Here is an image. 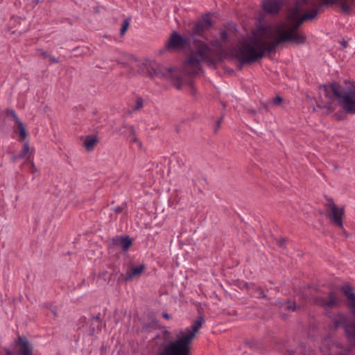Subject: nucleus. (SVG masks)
<instances>
[{
  "label": "nucleus",
  "mask_w": 355,
  "mask_h": 355,
  "mask_svg": "<svg viewBox=\"0 0 355 355\" xmlns=\"http://www.w3.org/2000/svg\"><path fill=\"white\" fill-rule=\"evenodd\" d=\"M209 44L211 46H212L213 47H214L216 49L219 50V51L222 50V49H223L222 42L218 40L210 41Z\"/></svg>",
  "instance_id": "b1692460"
},
{
  "label": "nucleus",
  "mask_w": 355,
  "mask_h": 355,
  "mask_svg": "<svg viewBox=\"0 0 355 355\" xmlns=\"http://www.w3.org/2000/svg\"><path fill=\"white\" fill-rule=\"evenodd\" d=\"M220 41L221 42H226L228 39V34L227 32L225 30H223L220 33Z\"/></svg>",
  "instance_id": "a878e982"
},
{
  "label": "nucleus",
  "mask_w": 355,
  "mask_h": 355,
  "mask_svg": "<svg viewBox=\"0 0 355 355\" xmlns=\"http://www.w3.org/2000/svg\"><path fill=\"white\" fill-rule=\"evenodd\" d=\"M317 15V10H310L305 12L303 15H297L292 18L290 13L287 12V19L291 23V26L287 29H279L278 31L282 35H286L288 37V42L289 43L296 45L304 44L306 42L307 37L304 33L298 31V28L304 21H311L316 18Z\"/></svg>",
  "instance_id": "20e7f679"
},
{
  "label": "nucleus",
  "mask_w": 355,
  "mask_h": 355,
  "mask_svg": "<svg viewBox=\"0 0 355 355\" xmlns=\"http://www.w3.org/2000/svg\"><path fill=\"white\" fill-rule=\"evenodd\" d=\"M25 157L26 158V162L31 164V167H35V163L33 162V154H29Z\"/></svg>",
  "instance_id": "bb28decb"
},
{
  "label": "nucleus",
  "mask_w": 355,
  "mask_h": 355,
  "mask_svg": "<svg viewBox=\"0 0 355 355\" xmlns=\"http://www.w3.org/2000/svg\"><path fill=\"white\" fill-rule=\"evenodd\" d=\"M321 89L329 101L324 103L319 100L317 107L333 112L332 101L336 100L347 114H355V81L347 79L334 81L329 85H322Z\"/></svg>",
  "instance_id": "f03ea898"
},
{
  "label": "nucleus",
  "mask_w": 355,
  "mask_h": 355,
  "mask_svg": "<svg viewBox=\"0 0 355 355\" xmlns=\"http://www.w3.org/2000/svg\"><path fill=\"white\" fill-rule=\"evenodd\" d=\"M34 153H35V149L34 148L31 149L28 142L26 141L23 145L22 150L19 153V156L21 157L22 158H24L28 155L34 154Z\"/></svg>",
  "instance_id": "412c9836"
},
{
  "label": "nucleus",
  "mask_w": 355,
  "mask_h": 355,
  "mask_svg": "<svg viewBox=\"0 0 355 355\" xmlns=\"http://www.w3.org/2000/svg\"><path fill=\"white\" fill-rule=\"evenodd\" d=\"M327 202L324 206L327 211V218L334 226L343 229L345 207H338L331 198H327Z\"/></svg>",
  "instance_id": "0eeeda50"
},
{
  "label": "nucleus",
  "mask_w": 355,
  "mask_h": 355,
  "mask_svg": "<svg viewBox=\"0 0 355 355\" xmlns=\"http://www.w3.org/2000/svg\"><path fill=\"white\" fill-rule=\"evenodd\" d=\"M145 270V266L144 265H139L135 267H133L130 272H126L124 280L125 282H128L131 280L135 277L139 276Z\"/></svg>",
  "instance_id": "a211bd4d"
},
{
  "label": "nucleus",
  "mask_w": 355,
  "mask_h": 355,
  "mask_svg": "<svg viewBox=\"0 0 355 355\" xmlns=\"http://www.w3.org/2000/svg\"><path fill=\"white\" fill-rule=\"evenodd\" d=\"M259 28L252 33V35L240 41L234 50V57L241 64H250L263 58V52L260 45Z\"/></svg>",
  "instance_id": "7ed1b4c3"
},
{
  "label": "nucleus",
  "mask_w": 355,
  "mask_h": 355,
  "mask_svg": "<svg viewBox=\"0 0 355 355\" xmlns=\"http://www.w3.org/2000/svg\"><path fill=\"white\" fill-rule=\"evenodd\" d=\"M3 350H4L6 355H13V352L12 350H10V349L5 348Z\"/></svg>",
  "instance_id": "f704fd0d"
},
{
  "label": "nucleus",
  "mask_w": 355,
  "mask_h": 355,
  "mask_svg": "<svg viewBox=\"0 0 355 355\" xmlns=\"http://www.w3.org/2000/svg\"><path fill=\"white\" fill-rule=\"evenodd\" d=\"M203 322V318L198 317L190 328L186 329L184 332H180L176 340L169 342L165 347L176 355H190V345L196 334L202 327Z\"/></svg>",
  "instance_id": "39448f33"
},
{
  "label": "nucleus",
  "mask_w": 355,
  "mask_h": 355,
  "mask_svg": "<svg viewBox=\"0 0 355 355\" xmlns=\"http://www.w3.org/2000/svg\"><path fill=\"white\" fill-rule=\"evenodd\" d=\"M92 320H93V322L95 321V322H96L98 323L97 325H96V329H95L94 327L92 328V334H94L95 333L99 332L101 330V319H100V314H98L96 316L92 317ZM94 324V322H92V324Z\"/></svg>",
  "instance_id": "4be33fe9"
},
{
  "label": "nucleus",
  "mask_w": 355,
  "mask_h": 355,
  "mask_svg": "<svg viewBox=\"0 0 355 355\" xmlns=\"http://www.w3.org/2000/svg\"><path fill=\"white\" fill-rule=\"evenodd\" d=\"M124 128H126L128 131L129 137H130V143H135L137 145L139 149L142 148V143L141 141L137 137L135 134V129L132 125H124Z\"/></svg>",
  "instance_id": "6ab92c4d"
},
{
  "label": "nucleus",
  "mask_w": 355,
  "mask_h": 355,
  "mask_svg": "<svg viewBox=\"0 0 355 355\" xmlns=\"http://www.w3.org/2000/svg\"><path fill=\"white\" fill-rule=\"evenodd\" d=\"M189 44V40L181 36L177 32H173L168 42L166 44V48L168 50H180L186 48Z\"/></svg>",
  "instance_id": "9d476101"
},
{
  "label": "nucleus",
  "mask_w": 355,
  "mask_h": 355,
  "mask_svg": "<svg viewBox=\"0 0 355 355\" xmlns=\"http://www.w3.org/2000/svg\"><path fill=\"white\" fill-rule=\"evenodd\" d=\"M48 58H49L51 63H58L60 62L58 58L53 56H49Z\"/></svg>",
  "instance_id": "473e14b6"
},
{
  "label": "nucleus",
  "mask_w": 355,
  "mask_h": 355,
  "mask_svg": "<svg viewBox=\"0 0 355 355\" xmlns=\"http://www.w3.org/2000/svg\"><path fill=\"white\" fill-rule=\"evenodd\" d=\"M162 316H163V318H166L167 320H169L171 318L169 314L166 313V312L162 313Z\"/></svg>",
  "instance_id": "c9c22d12"
},
{
  "label": "nucleus",
  "mask_w": 355,
  "mask_h": 355,
  "mask_svg": "<svg viewBox=\"0 0 355 355\" xmlns=\"http://www.w3.org/2000/svg\"><path fill=\"white\" fill-rule=\"evenodd\" d=\"M37 171V169L35 166V167H32V171H31L32 173H36Z\"/></svg>",
  "instance_id": "58836bf2"
},
{
  "label": "nucleus",
  "mask_w": 355,
  "mask_h": 355,
  "mask_svg": "<svg viewBox=\"0 0 355 355\" xmlns=\"http://www.w3.org/2000/svg\"><path fill=\"white\" fill-rule=\"evenodd\" d=\"M222 119H223V116H221V117H220V118L217 121L215 131H217V130H218V129H219V128H220V123H221V122H222Z\"/></svg>",
  "instance_id": "72a5a7b5"
},
{
  "label": "nucleus",
  "mask_w": 355,
  "mask_h": 355,
  "mask_svg": "<svg viewBox=\"0 0 355 355\" xmlns=\"http://www.w3.org/2000/svg\"><path fill=\"white\" fill-rule=\"evenodd\" d=\"M331 322L334 329L343 327L347 337L355 336L354 323H349V318L342 312H338L331 317Z\"/></svg>",
  "instance_id": "6e6552de"
},
{
  "label": "nucleus",
  "mask_w": 355,
  "mask_h": 355,
  "mask_svg": "<svg viewBox=\"0 0 355 355\" xmlns=\"http://www.w3.org/2000/svg\"><path fill=\"white\" fill-rule=\"evenodd\" d=\"M129 25H130L129 19H126L123 21L122 26H121V31H120V33L121 35H123L125 34Z\"/></svg>",
  "instance_id": "393cba45"
},
{
  "label": "nucleus",
  "mask_w": 355,
  "mask_h": 355,
  "mask_svg": "<svg viewBox=\"0 0 355 355\" xmlns=\"http://www.w3.org/2000/svg\"><path fill=\"white\" fill-rule=\"evenodd\" d=\"M316 304L324 309H331L340 305V300L336 294L331 291L329 292L327 297L319 296L315 298Z\"/></svg>",
  "instance_id": "9b49d317"
},
{
  "label": "nucleus",
  "mask_w": 355,
  "mask_h": 355,
  "mask_svg": "<svg viewBox=\"0 0 355 355\" xmlns=\"http://www.w3.org/2000/svg\"><path fill=\"white\" fill-rule=\"evenodd\" d=\"M249 289L254 297L257 298H267V295L264 293V291L261 286L252 284L250 287H249Z\"/></svg>",
  "instance_id": "aec40b11"
},
{
  "label": "nucleus",
  "mask_w": 355,
  "mask_h": 355,
  "mask_svg": "<svg viewBox=\"0 0 355 355\" xmlns=\"http://www.w3.org/2000/svg\"><path fill=\"white\" fill-rule=\"evenodd\" d=\"M98 143L97 135H88L85 137L83 141V146L87 151H92L94 150L95 146Z\"/></svg>",
  "instance_id": "f3484780"
},
{
  "label": "nucleus",
  "mask_w": 355,
  "mask_h": 355,
  "mask_svg": "<svg viewBox=\"0 0 355 355\" xmlns=\"http://www.w3.org/2000/svg\"><path fill=\"white\" fill-rule=\"evenodd\" d=\"M214 24L211 13L208 12L202 15L201 19L196 21L191 28L190 36L193 39L196 50L190 51L184 62L186 66L193 67L191 71H188L189 75L198 74L200 69V64L202 62L214 63L209 55L211 49L209 44L195 38V37H204L205 32L208 31Z\"/></svg>",
  "instance_id": "f257e3e1"
},
{
  "label": "nucleus",
  "mask_w": 355,
  "mask_h": 355,
  "mask_svg": "<svg viewBox=\"0 0 355 355\" xmlns=\"http://www.w3.org/2000/svg\"><path fill=\"white\" fill-rule=\"evenodd\" d=\"M115 211L117 213H120L122 211V208L121 207H117L115 208Z\"/></svg>",
  "instance_id": "4c0bfd02"
},
{
  "label": "nucleus",
  "mask_w": 355,
  "mask_h": 355,
  "mask_svg": "<svg viewBox=\"0 0 355 355\" xmlns=\"http://www.w3.org/2000/svg\"><path fill=\"white\" fill-rule=\"evenodd\" d=\"M266 30H267V28L264 26H261L260 27H259V34H261L260 45H261V48L263 52V57L265 56L266 53H270L275 52L276 49L280 44L288 42V37L286 35H282V33L279 31H277V37L274 40H272L270 42H267L264 38V37L266 34Z\"/></svg>",
  "instance_id": "423d86ee"
},
{
  "label": "nucleus",
  "mask_w": 355,
  "mask_h": 355,
  "mask_svg": "<svg viewBox=\"0 0 355 355\" xmlns=\"http://www.w3.org/2000/svg\"><path fill=\"white\" fill-rule=\"evenodd\" d=\"M6 113L7 116H10L15 121L17 129L19 130V141L24 140L26 138L28 134L24 123L17 115L15 111L13 110H7Z\"/></svg>",
  "instance_id": "f8f14e48"
},
{
  "label": "nucleus",
  "mask_w": 355,
  "mask_h": 355,
  "mask_svg": "<svg viewBox=\"0 0 355 355\" xmlns=\"http://www.w3.org/2000/svg\"><path fill=\"white\" fill-rule=\"evenodd\" d=\"M15 343L16 345L21 347L19 350L20 355H33V348L26 338L19 336Z\"/></svg>",
  "instance_id": "dca6fc26"
},
{
  "label": "nucleus",
  "mask_w": 355,
  "mask_h": 355,
  "mask_svg": "<svg viewBox=\"0 0 355 355\" xmlns=\"http://www.w3.org/2000/svg\"><path fill=\"white\" fill-rule=\"evenodd\" d=\"M263 10L269 14H277L281 8V1L279 0H263Z\"/></svg>",
  "instance_id": "4468645a"
},
{
  "label": "nucleus",
  "mask_w": 355,
  "mask_h": 355,
  "mask_svg": "<svg viewBox=\"0 0 355 355\" xmlns=\"http://www.w3.org/2000/svg\"><path fill=\"white\" fill-rule=\"evenodd\" d=\"M132 244V241L128 236H116L112 239V245L120 248L123 252L128 251Z\"/></svg>",
  "instance_id": "ddd939ff"
},
{
  "label": "nucleus",
  "mask_w": 355,
  "mask_h": 355,
  "mask_svg": "<svg viewBox=\"0 0 355 355\" xmlns=\"http://www.w3.org/2000/svg\"><path fill=\"white\" fill-rule=\"evenodd\" d=\"M346 45H347V42H344V43H343V46L345 47V46H346Z\"/></svg>",
  "instance_id": "ea45409f"
},
{
  "label": "nucleus",
  "mask_w": 355,
  "mask_h": 355,
  "mask_svg": "<svg viewBox=\"0 0 355 355\" xmlns=\"http://www.w3.org/2000/svg\"><path fill=\"white\" fill-rule=\"evenodd\" d=\"M309 0H295L294 5L288 10L291 17H295L301 15L302 12L307 7Z\"/></svg>",
  "instance_id": "2eb2a0df"
},
{
  "label": "nucleus",
  "mask_w": 355,
  "mask_h": 355,
  "mask_svg": "<svg viewBox=\"0 0 355 355\" xmlns=\"http://www.w3.org/2000/svg\"><path fill=\"white\" fill-rule=\"evenodd\" d=\"M37 51L40 53V56H42L43 58H46L49 57V53L46 51H45L44 50H43L42 49H38Z\"/></svg>",
  "instance_id": "c85d7f7f"
},
{
  "label": "nucleus",
  "mask_w": 355,
  "mask_h": 355,
  "mask_svg": "<svg viewBox=\"0 0 355 355\" xmlns=\"http://www.w3.org/2000/svg\"><path fill=\"white\" fill-rule=\"evenodd\" d=\"M283 101V99L282 97L279 96H277L274 99H273V103L275 105H280Z\"/></svg>",
  "instance_id": "c756f323"
},
{
  "label": "nucleus",
  "mask_w": 355,
  "mask_h": 355,
  "mask_svg": "<svg viewBox=\"0 0 355 355\" xmlns=\"http://www.w3.org/2000/svg\"><path fill=\"white\" fill-rule=\"evenodd\" d=\"M278 303L282 304V305H284L288 309H291L292 311H295L296 309L295 305V304L294 305H291L289 302H288V303H286V302L282 303L281 302H278Z\"/></svg>",
  "instance_id": "cd10ccee"
},
{
  "label": "nucleus",
  "mask_w": 355,
  "mask_h": 355,
  "mask_svg": "<svg viewBox=\"0 0 355 355\" xmlns=\"http://www.w3.org/2000/svg\"><path fill=\"white\" fill-rule=\"evenodd\" d=\"M355 3V0H320L319 4L311 10H317L318 13L324 8L338 4L344 13H349Z\"/></svg>",
  "instance_id": "1a4fd4ad"
},
{
  "label": "nucleus",
  "mask_w": 355,
  "mask_h": 355,
  "mask_svg": "<svg viewBox=\"0 0 355 355\" xmlns=\"http://www.w3.org/2000/svg\"><path fill=\"white\" fill-rule=\"evenodd\" d=\"M149 73H150V76L151 77L156 76L158 75V72H157V69H153V68L151 69V70L149 71Z\"/></svg>",
  "instance_id": "2f4dec72"
},
{
  "label": "nucleus",
  "mask_w": 355,
  "mask_h": 355,
  "mask_svg": "<svg viewBox=\"0 0 355 355\" xmlns=\"http://www.w3.org/2000/svg\"><path fill=\"white\" fill-rule=\"evenodd\" d=\"M143 106H144L143 98L141 96H137L136 101H135V104L132 107V112L138 111V110H141L143 107Z\"/></svg>",
  "instance_id": "5701e85b"
},
{
  "label": "nucleus",
  "mask_w": 355,
  "mask_h": 355,
  "mask_svg": "<svg viewBox=\"0 0 355 355\" xmlns=\"http://www.w3.org/2000/svg\"><path fill=\"white\" fill-rule=\"evenodd\" d=\"M285 242L286 241L284 239H282L279 241V245L280 246H283L284 244H285Z\"/></svg>",
  "instance_id": "e433bc0d"
},
{
  "label": "nucleus",
  "mask_w": 355,
  "mask_h": 355,
  "mask_svg": "<svg viewBox=\"0 0 355 355\" xmlns=\"http://www.w3.org/2000/svg\"><path fill=\"white\" fill-rule=\"evenodd\" d=\"M19 159H22V157L19 156V153L17 155L12 153L11 159L13 162H15L17 160Z\"/></svg>",
  "instance_id": "7c9ffc66"
}]
</instances>
